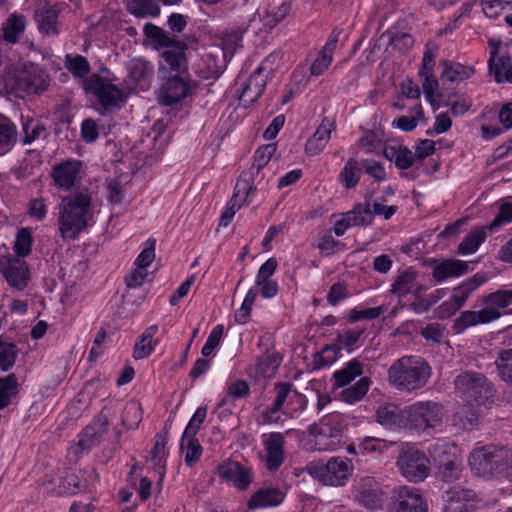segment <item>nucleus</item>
I'll list each match as a JSON object with an SVG mask.
<instances>
[{
  "instance_id": "nucleus-7",
  "label": "nucleus",
  "mask_w": 512,
  "mask_h": 512,
  "mask_svg": "<svg viewBox=\"0 0 512 512\" xmlns=\"http://www.w3.org/2000/svg\"><path fill=\"white\" fill-rule=\"evenodd\" d=\"M454 384L456 391L469 403L480 406L494 401L495 387L482 373L464 371L456 376Z\"/></svg>"
},
{
  "instance_id": "nucleus-62",
  "label": "nucleus",
  "mask_w": 512,
  "mask_h": 512,
  "mask_svg": "<svg viewBox=\"0 0 512 512\" xmlns=\"http://www.w3.org/2000/svg\"><path fill=\"white\" fill-rule=\"evenodd\" d=\"M185 463L189 467H193L202 455V447L196 437L186 438Z\"/></svg>"
},
{
  "instance_id": "nucleus-47",
  "label": "nucleus",
  "mask_w": 512,
  "mask_h": 512,
  "mask_svg": "<svg viewBox=\"0 0 512 512\" xmlns=\"http://www.w3.org/2000/svg\"><path fill=\"white\" fill-rule=\"evenodd\" d=\"M18 393V379L14 373L0 378V410L8 407Z\"/></svg>"
},
{
  "instance_id": "nucleus-44",
  "label": "nucleus",
  "mask_w": 512,
  "mask_h": 512,
  "mask_svg": "<svg viewBox=\"0 0 512 512\" xmlns=\"http://www.w3.org/2000/svg\"><path fill=\"white\" fill-rule=\"evenodd\" d=\"M370 386V379L362 377L354 385L343 389L340 392V399L348 404H355L363 399L367 394Z\"/></svg>"
},
{
  "instance_id": "nucleus-29",
  "label": "nucleus",
  "mask_w": 512,
  "mask_h": 512,
  "mask_svg": "<svg viewBox=\"0 0 512 512\" xmlns=\"http://www.w3.org/2000/svg\"><path fill=\"white\" fill-rule=\"evenodd\" d=\"M384 214V204L374 202L373 210L369 202L357 204L351 211L347 212L353 226L368 225L372 222L374 215Z\"/></svg>"
},
{
  "instance_id": "nucleus-18",
  "label": "nucleus",
  "mask_w": 512,
  "mask_h": 512,
  "mask_svg": "<svg viewBox=\"0 0 512 512\" xmlns=\"http://www.w3.org/2000/svg\"><path fill=\"white\" fill-rule=\"evenodd\" d=\"M268 58L250 75L242 87L239 102L244 107H249L262 95L272 69L267 70Z\"/></svg>"
},
{
  "instance_id": "nucleus-10",
  "label": "nucleus",
  "mask_w": 512,
  "mask_h": 512,
  "mask_svg": "<svg viewBox=\"0 0 512 512\" xmlns=\"http://www.w3.org/2000/svg\"><path fill=\"white\" fill-rule=\"evenodd\" d=\"M276 152L275 144H266L259 147L254 155V160L251 167L240 174L236 185L235 194H244L248 197L254 193L256 187L253 185L257 180H263L264 174L261 173L262 169L269 163L272 155Z\"/></svg>"
},
{
  "instance_id": "nucleus-8",
  "label": "nucleus",
  "mask_w": 512,
  "mask_h": 512,
  "mask_svg": "<svg viewBox=\"0 0 512 512\" xmlns=\"http://www.w3.org/2000/svg\"><path fill=\"white\" fill-rule=\"evenodd\" d=\"M275 399L270 407L262 412V422L265 424L277 423L280 417L278 412L289 414L288 410H304L305 399L303 395L293 389L290 382H276L274 384Z\"/></svg>"
},
{
  "instance_id": "nucleus-53",
  "label": "nucleus",
  "mask_w": 512,
  "mask_h": 512,
  "mask_svg": "<svg viewBox=\"0 0 512 512\" xmlns=\"http://www.w3.org/2000/svg\"><path fill=\"white\" fill-rule=\"evenodd\" d=\"M65 66L74 77L78 78L84 79L90 72V64L82 55L72 56L67 54L65 58Z\"/></svg>"
},
{
  "instance_id": "nucleus-55",
  "label": "nucleus",
  "mask_w": 512,
  "mask_h": 512,
  "mask_svg": "<svg viewBox=\"0 0 512 512\" xmlns=\"http://www.w3.org/2000/svg\"><path fill=\"white\" fill-rule=\"evenodd\" d=\"M17 354L16 344L0 340V369L5 372L11 369L15 364Z\"/></svg>"
},
{
  "instance_id": "nucleus-2",
  "label": "nucleus",
  "mask_w": 512,
  "mask_h": 512,
  "mask_svg": "<svg viewBox=\"0 0 512 512\" xmlns=\"http://www.w3.org/2000/svg\"><path fill=\"white\" fill-rule=\"evenodd\" d=\"M143 32L154 43L156 48H166L160 54L161 71L171 74H188L186 52L189 46L186 42L170 37L167 31L153 23H146Z\"/></svg>"
},
{
  "instance_id": "nucleus-1",
  "label": "nucleus",
  "mask_w": 512,
  "mask_h": 512,
  "mask_svg": "<svg viewBox=\"0 0 512 512\" xmlns=\"http://www.w3.org/2000/svg\"><path fill=\"white\" fill-rule=\"evenodd\" d=\"M59 232L64 240L77 239L93 218L92 195L87 187H80L62 197L58 205Z\"/></svg>"
},
{
  "instance_id": "nucleus-42",
  "label": "nucleus",
  "mask_w": 512,
  "mask_h": 512,
  "mask_svg": "<svg viewBox=\"0 0 512 512\" xmlns=\"http://www.w3.org/2000/svg\"><path fill=\"white\" fill-rule=\"evenodd\" d=\"M26 19L23 15L12 14L4 23V39L9 43H16L24 33Z\"/></svg>"
},
{
  "instance_id": "nucleus-38",
  "label": "nucleus",
  "mask_w": 512,
  "mask_h": 512,
  "mask_svg": "<svg viewBox=\"0 0 512 512\" xmlns=\"http://www.w3.org/2000/svg\"><path fill=\"white\" fill-rule=\"evenodd\" d=\"M461 471V461L455 456L447 455L439 463L437 475L442 481L451 483L460 478Z\"/></svg>"
},
{
  "instance_id": "nucleus-25",
  "label": "nucleus",
  "mask_w": 512,
  "mask_h": 512,
  "mask_svg": "<svg viewBox=\"0 0 512 512\" xmlns=\"http://www.w3.org/2000/svg\"><path fill=\"white\" fill-rule=\"evenodd\" d=\"M264 444L266 467L269 471H276L284 461V436L279 432L270 433Z\"/></svg>"
},
{
  "instance_id": "nucleus-48",
  "label": "nucleus",
  "mask_w": 512,
  "mask_h": 512,
  "mask_svg": "<svg viewBox=\"0 0 512 512\" xmlns=\"http://www.w3.org/2000/svg\"><path fill=\"white\" fill-rule=\"evenodd\" d=\"M485 239L486 233L483 227L472 230L458 245V253L461 255L475 253Z\"/></svg>"
},
{
  "instance_id": "nucleus-36",
  "label": "nucleus",
  "mask_w": 512,
  "mask_h": 512,
  "mask_svg": "<svg viewBox=\"0 0 512 512\" xmlns=\"http://www.w3.org/2000/svg\"><path fill=\"white\" fill-rule=\"evenodd\" d=\"M362 167L356 158H350L341 169L338 180L346 189L355 188L361 177Z\"/></svg>"
},
{
  "instance_id": "nucleus-15",
  "label": "nucleus",
  "mask_w": 512,
  "mask_h": 512,
  "mask_svg": "<svg viewBox=\"0 0 512 512\" xmlns=\"http://www.w3.org/2000/svg\"><path fill=\"white\" fill-rule=\"evenodd\" d=\"M389 512H427L428 505L419 489L400 486L391 492Z\"/></svg>"
},
{
  "instance_id": "nucleus-46",
  "label": "nucleus",
  "mask_w": 512,
  "mask_h": 512,
  "mask_svg": "<svg viewBox=\"0 0 512 512\" xmlns=\"http://www.w3.org/2000/svg\"><path fill=\"white\" fill-rule=\"evenodd\" d=\"M16 138L15 125L7 118H0V155H4L12 149Z\"/></svg>"
},
{
  "instance_id": "nucleus-12",
  "label": "nucleus",
  "mask_w": 512,
  "mask_h": 512,
  "mask_svg": "<svg viewBox=\"0 0 512 512\" xmlns=\"http://www.w3.org/2000/svg\"><path fill=\"white\" fill-rule=\"evenodd\" d=\"M443 415V405L436 401H418L408 406L410 429L417 431L434 429L441 424Z\"/></svg>"
},
{
  "instance_id": "nucleus-43",
  "label": "nucleus",
  "mask_w": 512,
  "mask_h": 512,
  "mask_svg": "<svg viewBox=\"0 0 512 512\" xmlns=\"http://www.w3.org/2000/svg\"><path fill=\"white\" fill-rule=\"evenodd\" d=\"M128 76L134 83H146V79L153 73L148 61L141 58L131 59L127 64Z\"/></svg>"
},
{
  "instance_id": "nucleus-11",
  "label": "nucleus",
  "mask_w": 512,
  "mask_h": 512,
  "mask_svg": "<svg viewBox=\"0 0 512 512\" xmlns=\"http://www.w3.org/2000/svg\"><path fill=\"white\" fill-rule=\"evenodd\" d=\"M315 436V445L319 451H335L346 443V433L340 419L336 417L323 418L319 425L311 431Z\"/></svg>"
},
{
  "instance_id": "nucleus-54",
  "label": "nucleus",
  "mask_w": 512,
  "mask_h": 512,
  "mask_svg": "<svg viewBox=\"0 0 512 512\" xmlns=\"http://www.w3.org/2000/svg\"><path fill=\"white\" fill-rule=\"evenodd\" d=\"M32 233L29 228H21L16 235L14 242V251L16 257L23 259L31 253L32 249Z\"/></svg>"
},
{
  "instance_id": "nucleus-60",
  "label": "nucleus",
  "mask_w": 512,
  "mask_h": 512,
  "mask_svg": "<svg viewBox=\"0 0 512 512\" xmlns=\"http://www.w3.org/2000/svg\"><path fill=\"white\" fill-rule=\"evenodd\" d=\"M383 305H380L378 307H372V308H358L355 307L350 310L348 319L350 322L354 323L363 319L373 320L383 313Z\"/></svg>"
},
{
  "instance_id": "nucleus-16",
  "label": "nucleus",
  "mask_w": 512,
  "mask_h": 512,
  "mask_svg": "<svg viewBox=\"0 0 512 512\" xmlns=\"http://www.w3.org/2000/svg\"><path fill=\"white\" fill-rule=\"evenodd\" d=\"M0 272L7 283L18 290L27 287L30 271L27 262L12 254L0 256Z\"/></svg>"
},
{
  "instance_id": "nucleus-45",
  "label": "nucleus",
  "mask_w": 512,
  "mask_h": 512,
  "mask_svg": "<svg viewBox=\"0 0 512 512\" xmlns=\"http://www.w3.org/2000/svg\"><path fill=\"white\" fill-rule=\"evenodd\" d=\"M474 403L463 406L454 414V423L464 430L472 429L479 420V411Z\"/></svg>"
},
{
  "instance_id": "nucleus-59",
  "label": "nucleus",
  "mask_w": 512,
  "mask_h": 512,
  "mask_svg": "<svg viewBox=\"0 0 512 512\" xmlns=\"http://www.w3.org/2000/svg\"><path fill=\"white\" fill-rule=\"evenodd\" d=\"M512 222V203L503 202L499 206V212L491 223L486 227L490 231H494L506 224Z\"/></svg>"
},
{
  "instance_id": "nucleus-56",
  "label": "nucleus",
  "mask_w": 512,
  "mask_h": 512,
  "mask_svg": "<svg viewBox=\"0 0 512 512\" xmlns=\"http://www.w3.org/2000/svg\"><path fill=\"white\" fill-rule=\"evenodd\" d=\"M39 30L46 34H57L56 20L58 13L55 9L49 8L40 14H36Z\"/></svg>"
},
{
  "instance_id": "nucleus-37",
  "label": "nucleus",
  "mask_w": 512,
  "mask_h": 512,
  "mask_svg": "<svg viewBox=\"0 0 512 512\" xmlns=\"http://www.w3.org/2000/svg\"><path fill=\"white\" fill-rule=\"evenodd\" d=\"M362 373V364L357 359L349 361L342 369L333 373L334 388H341L349 385Z\"/></svg>"
},
{
  "instance_id": "nucleus-40",
  "label": "nucleus",
  "mask_w": 512,
  "mask_h": 512,
  "mask_svg": "<svg viewBox=\"0 0 512 512\" xmlns=\"http://www.w3.org/2000/svg\"><path fill=\"white\" fill-rule=\"evenodd\" d=\"M281 362L282 356L280 353L275 350H268L264 355L258 358L257 371L265 378H272L275 376Z\"/></svg>"
},
{
  "instance_id": "nucleus-24",
  "label": "nucleus",
  "mask_w": 512,
  "mask_h": 512,
  "mask_svg": "<svg viewBox=\"0 0 512 512\" xmlns=\"http://www.w3.org/2000/svg\"><path fill=\"white\" fill-rule=\"evenodd\" d=\"M435 56L431 51H426L422 59V65L419 69V76L423 79L422 89L425 98L430 102L434 109L439 107L435 105V95L438 88V81L434 75Z\"/></svg>"
},
{
  "instance_id": "nucleus-63",
  "label": "nucleus",
  "mask_w": 512,
  "mask_h": 512,
  "mask_svg": "<svg viewBox=\"0 0 512 512\" xmlns=\"http://www.w3.org/2000/svg\"><path fill=\"white\" fill-rule=\"evenodd\" d=\"M155 245V239L150 238L146 241V247L140 252L135 261L138 268L146 269L154 261Z\"/></svg>"
},
{
  "instance_id": "nucleus-50",
  "label": "nucleus",
  "mask_w": 512,
  "mask_h": 512,
  "mask_svg": "<svg viewBox=\"0 0 512 512\" xmlns=\"http://www.w3.org/2000/svg\"><path fill=\"white\" fill-rule=\"evenodd\" d=\"M389 150L390 154L388 153V148L386 147V159L391 161L393 160L399 169H408L413 165L415 155L407 147H389Z\"/></svg>"
},
{
  "instance_id": "nucleus-28",
  "label": "nucleus",
  "mask_w": 512,
  "mask_h": 512,
  "mask_svg": "<svg viewBox=\"0 0 512 512\" xmlns=\"http://www.w3.org/2000/svg\"><path fill=\"white\" fill-rule=\"evenodd\" d=\"M439 65L442 67L440 80L445 83H454L469 79L475 72L471 66H464L458 62L442 60Z\"/></svg>"
},
{
  "instance_id": "nucleus-19",
  "label": "nucleus",
  "mask_w": 512,
  "mask_h": 512,
  "mask_svg": "<svg viewBox=\"0 0 512 512\" xmlns=\"http://www.w3.org/2000/svg\"><path fill=\"white\" fill-rule=\"evenodd\" d=\"M191 93L188 74H173L162 84L159 102L165 106H172Z\"/></svg>"
},
{
  "instance_id": "nucleus-33",
  "label": "nucleus",
  "mask_w": 512,
  "mask_h": 512,
  "mask_svg": "<svg viewBox=\"0 0 512 512\" xmlns=\"http://www.w3.org/2000/svg\"><path fill=\"white\" fill-rule=\"evenodd\" d=\"M126 9L138 19L156 18L161 12L156 0H127Z\"/></svg>"
},
{
  "instance_id": "nucleus-64",
  "label": "nucleus",
  "mask_w": 512,
  "mask_h": 512,
  "mask_svg": "<svg viewBox=\"0 0 512 512\" xmlns=\"http://www.w3.org/2000/svg\"><path fill=\"white\" fill-rule=\"evenodd\" d=\"M384 440L378 437L367 436L362 439L358 445V449L361 454H381L383 450Z\"/></svg>"
},
{
  "instance_id": "nucleus-49",
  "label": "nucleus",
  "mask_w": 512,
  "mask_h": 512,
  "mask_svg": "<svg viewBox=\"0 0 512 512\" xmlns=\"http://www.w3.org/2000/svg\"><path fill=\"white\" fill-rule=\"evenodd\" d=\"M416 278V273L412 270H403L401 271L394 282L391 285L390 293L392 295H396L398 297L406 296L410 293L414 281Z\"/></svg>"
},
{
  "instance_id": "nucleus-23",
  "label": "nucleus",
  "mask_w": 512,
  "mask_h": 512,
  "mask_svg": "<svg viewBox=\"0 0 512 512\" xmlns=\"http://www.w3.org/2000/svg\"><path fill=\"white\" fill-rule=\"evenodd\" d=\"M219 476L244 491L252 482L250 470L237 461L228 460L218 466Z\"/></svg>"
},
{
  "instance_id": "nucleus-6",
  "label": "nucleus",
  "mask_w": 512,
  "mask_h": 512,
  "mask_svg": "<svg viewBox=\"0 0 512 512\" xmlns=\"http://www.w3.org/2000/svg\"><path fill=\"white\" fill-rule=\"evenodd\" d=\"M305 471L323 485L345 486L354 472L352 460L346 457H331L327 462L311 461L305 466Z\"/></svg>"
},
{
  "instance_id": "nucleus-61",
  "label": "nucleus",
  "mask_w": 512,
  "mask_h": 512,
  "mask_svg": "<svg viewBox=\"0 0 512 512\" xmlns=\"http://www.w3.org/2000/svg\"><path fill=\"white\" fill-rule=\"evenodd\" d=\"M422 287L419 286L415 291V300L409 304V307L416 313L420 314L426 312L432 307L438 300L439 296H435L433 294L423 298L419 296Z\"/></svg>"
},
{
  "instance_id": "nucleus-5",
  "label": "nucleus",
  "mask_w": 512,
  "mask_h": 512,
  "mask_svg": "<svg viewBox=\"0 0 512 512\" xmlns=\"http://www.w3.org/2000/svg\"><path fill=\"white\" fill-rule=\"evenodd\" d=\"M388 373L389 381L398 390L412 392L426 385L431 376V368L421 357L406 356L397 360Z\"/></svg>"
},
{
  "instance_id": "nucleus-30",
  "label": "nucleus",
  "mask_w": 512,
  "mask_h": 512,
  "mask_svg": "<svg viewBox=\"0 0 512 512\" xmlns=\"http://www.w3.org/2000/svg\"><path fill=\"white\" fill-rule=\"evenodd\" d=\"M283 500V494L276 488L260 489L248 500L247 507L250 510L277 506Z\"/></svg>"
},
{
  "instance_id": "nucleus-58",
  "label": "nucleus",
  "mask_w": 512,
  "mask_h": 512,
  "mask_svg": "<svg viewBox=\"0 0 512 512\" xmlns=\"http://www.w3.org/2000/svg\"><path fill=\"white\" fill-rule=\"evenodd\" d=\"M46 130L45 126L41 124L39 121L34 119H27L23 122V144H31L33 141L38 139L42 133Z\"/></svg>"
},
{
  "instance_id": "nucleus-17",
  "label": "nucleus",
  "mask_w": 512,
  "mask_h": 512,
  "mask_svg": "<svg viewBox=\"0 0 512 512\" xmlns=\"http://www.w3.org/2000/svg\"><path fill=\"white\" fill-rule=\"evenodd\" d=\"M82 167L83 162L73 158L53 165L50 176L54 186L60 190L70 191L80 181Z\"/></svg>"
},
{
  "instance_id": "nucleus-32",
  "label": "nucleus",
  "mask_w": 512,
  "mask_h": 512,
  "mask_svg": "<svg viewBox=\"0 0 512 512\" xmlns=\"http://www.w3.org/2000/svg\"><path fill=\"white\" fill-rule=\"evenodd\" d=\"M486 280L485 275L479 273L475 274L453 289L451 295L452 299L457 303L458 307H462L470 295L484 284Z\"/></svg>"
},
{
  "instance_id": "nucleus-3",
  "label": "nucleus",
  "mask_w": 512,
  "mask_h": 512,
  "mask_svg": "<svg viewBox=\"0 0 512 512\" xmlns=\"http://www.w3.org/2000/svg\"><path fill=\"white\" fill-rule=\"evenodd\" d=\"M468 463L478 476L508 477L512 473V450L503 446L485 445L470 453Z\"/></svg>"
},
{
  "instance_id": "nucleus-35",
  "label": "nucleus",
  "mask_w": 512,
  "mask_h": 512,
  "mask_svg": "<svg viewBox=\"0 0 512 512\" xmlns=\"http://www.w3.org/2000/svg\"><path fill=\"white\" fill-rule=\"evenodd\" d=\"M157 331V325H151L144 330L133 348V358L135 360L147 358L154 351L153 337Z\"/></svg>"
},
{
  "instance_id": "nucleus-21",
  "label": "nucleus",
  "mask_w": 512,
  "mask_h": 512,
  "mask_svg": "<svg viewBox=\"0 0 512 512\" xmlns=\"http://www.w3.org/2000/svg\"><path fill=\"white\" fill-rule=\"evenodd\" d=\"M382 483L374 477H362L357 484V501L370 510L382 508Z\"/></svg>"
},
{
  "instance_id": "nucleus-51",
  "label": "nucleus",
  "mask_w": 512,
  "mask_h": 512,
  "mask_svg": "<svg viewBox=\"0 0 512 512\" xmlns=\"http://www.w3.org/2000/svg\"><path fill=\"white\" fill-rule=\"evenodd\" d=\"M383 137L384 132L381 129L369 130L361 137L360 145L365 149L366 153H384Z\"/></svg>"
},
{
  "instance_id": "nucleus-31",
  "label": "nucleus",
  "mask_w": 512,
  "mask_h": 512,
  "mask_svg": "<svg viewBox=\"0 0 512 512\" xmlns=\"http://www.w3.org/2000/svg\"><path fill=\"white\" fill-rule=\"evenodd\" d=\"M469 267L462 260H444L435 266L432 272L433 278L437 282H441L450 277H458L467 273Z\"/></svg>"
},
{
  "instance_id": "nucleus-39",
  "label": "nucleus",
  "mask_w": 512,
  "mask_h": 512,
  "mask_svg": "<svg viewBox=\"0 0 512 512\" xmlns=\"http://www.w3.org/2000/svg\"><path fill=\"white\" fill-rule=\"evenodd\" d=\"M474 496L475 493L471 489H464L459 486L449 488L446 491L445 501L447 504L445 506V511H447L449 507L459 510H462V508H468L465 503L472 500Z\"/></svg>"
},
{
  "instance_id": "nucleus-57",
  "label": "nucleus",
  "mask_w": 512,
  "mask_h": 512,
  "mask_svg": "<svg viewBox=\"0 0 512 512\" xmlns=\"http://www.w3.org/2000/svg\"><path fill=\"white\" fill-rule=\"evenodd\" d=\"M257 294L258 290L256 288H251L248 290L241 307L235 312L234 318L238 324H245L248 322L252 310V305L254 304Z\"/></svg>"
},
{
  "instance_id": "nucleus-27",
  "label": "nucleus",
  "mask_w": 512,
  "mask_h": 512,
  "mask_svg": "<svg viewBox=\"0 0 512 512\" xmlns=\"http://www.w3.org/2000/svg\"><path fill=\"white\" fill-rule=\"evenodd\" d=\"M333 129L334 122L324 118L314 134L307 140L305 145L306 153L311 156L319 154L328 143Z\"/></svg>"
},
{
  "instance_id": "nucleus-20",
  "label": "nucleus",
  "mask_w": 512,
  "mask_h": 512,
  "mask_svg": "<svg viewBox=\"0 0 512 512\" xmlns=\"http://www.w3.org/2000/svg\"><path fill=\"white\" fill-rule=\"evenodd\" d=\"M49 86L48 75L40 69H32L19 75L13 89L20 97L40 94Z\"/></svg>"
},
{
  "instance_id": "nucleus-34",
  "label": "nucleus",
  "mask_w": 512,
  "mask_h": 512,
  "mask_svg": "<svg viewBox=\"0 0 512 512\" xmlns=\"http://www.w3.org/2000/svg\"><path fill=\"white\" fill-rule=\"evenodd\" d=\"M386 429L395 431L410 429L408 407L402 410L395 404L386 403Z\"/></svg>"
},
{
  "instance_id": "nucleus-13",
  "label": "nucleus",
  "mask_w": 512,
  "mask_h": 512,
  "mask_svg": "<svg viewBox=\"0 0 512 512\" xmlns=\"http://www.w3.org/2000/svg\"><path fill=\"white\" fill-rule=\"evenodd\" d=\"M397 466L401 475L413 483L424 481L430 473L427 456L416 448L403 450L397 458Z\"/></svg>"
},
{
  "instance_id": "nucleus-9",
  "label": "nucleus",
  "mask_w": 512,
  "mask_h": 512,
  "mask_svg": "<svg viewBox=\"0 0 512 512\" xmlns=\"http://www.w3.org/2000/svg\"><path fill=\"white\" fill-rule=\"evenodd\" d=\"M84 89L87 93H91L97 98L103 109L102 114L111 109L119 108L120 104L126 100L122 89L99 74H92L86 78L84 80Z\"/></svg>"
},
{
  "instance_id": "nucleus-4",
  "label": "nucleus",
  "mask_w": 512,
  "mask_h": 512,
  "mask_svg": "<svg viewBox=\"0 0 512 512\" xmlns=\"http://www.w3.org/2000/svg\"><path fill=\"white\" fill-rule=\"evenodd\" d=\"M481 303L485 305L479 311H463L454 320L453 330L456 334L464 330L479 325L488 324L502 316L501 309H505L512 304V289H500L488 295L481 297Z\"/></svg>"
},
{
  "instance_id": "nucleus-41",
  "label": "nucleus",
  "mask_w": 512,
  "mask_h": 512,
  "mask_svg": "<svg viewBox=\"0 0 512 512\" xmlns=\"http://www.w3.org/2000/svg\"><path fill=\"white\" fill-rule=\"evenodd\" d=\"M494 363L499 378L512 386V348L499 350Z\"/></svg>"
},
{
  "instance_id": "nucleus-26",
  "label": "nucleus",
  "mask_w": 512,
  "mask_h": 512,
  "mask_svg": "<svg viewBox=\"0 0 512 512\" xmlns=\"http://www.w3.org/2000/svg\"><path fill=\"white\" fill-rule=\"evenodd\" d=\"M488 67L489 73L494 76L497 83H512V65L508 55H501L497 58V48L491 50Z\"/></svg>"
},
{
  "instance_id": "nucleus-14",
  "label": "nucleus",
  "mask_w": 512,
  "mask_h": 512,
  "mask_svg": "<svg viewBox=\"0 0 512 512\" xmlns=\"http://www.w3.org/2000/svg\"><path fill=\"white\" fill-rule=\"evenodd\" d=\"M363 333L364 329L361 328L344 329L337 335L335 343L327 345L321 354L316 355V366L321 368L332 364L337 359V354L341 350L352 351L357 347Z\"/></svg>"
},
{
  "instance_id": "nucleus-52",
  "label": "nucleus",
  "mask_w": 512,
  "mask_h": 512,
  "mask_svg": "<svg viewBox=\"0 0 512 512\" xmlns=\"http://www.w3.org/2000/svg\"><path fill=\"white\" fill-rule=\"evenodd\" d=\"M207 416V408L204 406L198 407L195 413L193 414L192 418L188 422L180 443V449L183 450L185 447V439L196 437L198 431L201 428V425L205 421Z\"/></svg>"
},
{
  "instance_id": "nucleus-22",
  "label": "nucleus",
  "mask_w": 512,
  "mask_h": 512,
  "mask_svg": "<svg viewBox=\"0 0 512 512\" xmlns=\"http://www.w3.org/2000/svg\"><path fill=\"white\" fill-rule=\"evenodd\" d=\"M109 428L108 417L100 413L87 425L84 430L79 434L78 450L77 452H85L91 450L93 447L100 444L103 436L107 433Z\"/></svg>"
}]
</instances>
